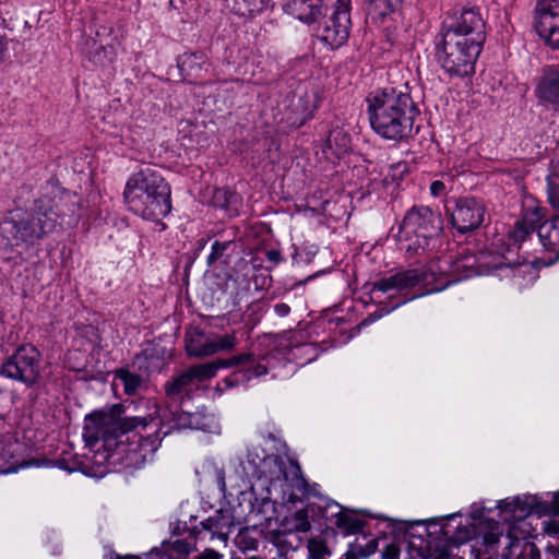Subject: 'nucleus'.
Here are the masks:
<instances>
[{
	"mask_svg": "<svg viewBox=\"0 0 559 559\" xmlns=\"http://www.w3.org/2000/svg\"><path fill=\"white\" fill-rule=\"evenodd\" d=\"M367 103L370 126L381 138L401 141L412 133L416 106L408 93L383 88L371 93Z\"/></svg>",
	"mask_w": 559,
	"mask_h": 559,
	"instance_id": "nucleus-1",
	"label": "nucleus"
},
{
	"mask_svg": "<svg viewBox=\"0 0 559 559\" xmlns=\"http://www.w3.org/2000/svg\"><path fill=\"white\" fill-rule=\"evenodd\" d=\"M60 215L50 199L35 202L29 212L13 211L0 222V248L10 249L21 243L33 245L35 241L53 233Z\"/></svg>",
	"mask_w": 559,
	"mask_h": 559,
	"instance_id": "nucleus-2",
	"label": "nucleus"
},
{
	"mask_svg": "<svg viewBox=\"0 0 559 559\" xmlns=\"http://www.w3.org/2000/svg\"><path fill=\"white\" fill-rule=\"evenodd\" d=\"M152 416L119 417V413L112 409L110 413L97 412L85 417L83 438L88 445H94L100 440L110 441L121 435L138 430L140 435L139 448L143 460L157 451L162 438L157 431L142 435L153 420Z\"/></svg>",
	"mask_w": 559,
	"mask_h": 559,
	"instance_id": "nucleus-3",
	"label": "nucleus"
},
{
	"mask_svg": "<svg viewBox=\"0 0 559 559\" xmlns=\"http://www.w3.org/2000/svg\"><path fill=\"white\" fill-rule=\"evenodd\" d=\"M170 187L159 173L144 168L127 181L123 200L129 211L148 221H158L171 210Z\"/></svg>",
	"mask_w": 559,
	"mask_h": 559,
	"instance_id": "nucleus-4",
	"label": "nucleus"
},
{
	"mask_svg": "<svg viewBox=\"0 0 559 559\" xmlns=\"http://www.w3.org/2000/svg\"><path fill=\"white\" fill-rule=\"evenodd\" d=\"M456 281L457 278L455 277L448 278L439 263H432L427 271L407 270L381 278L373 284L372 290L381 293H389L391 290L402 292L415 286H421L426 290L423 293L425 295L441 292Z\"/></svg>",
	"mask_w": 559,
	"mask_h": 559,
	"instance_id": "nucleus-5",
	"label": "nucleus"
},
{
	"mask_svg": "<svg viewBox=\"0 0 559 559\" xmlns=\"http://www.w3.org/2000/svg\"><path fill=\"white\" fill-rule=\"evenodd\" d=\"M481 43L471 37H441L437 57L441 67L451 75L467 76L474 73Z\"/></svg>",
	"mask_w": 559,
	"mask_h": 559,
	"instance_id": "nucleus-6",
	"label": "nucleus"
},
{
	"mask_svg": "<svg viewBox=\"0 0 559 559\" xmlns=\"http://www.w3.org/2000/svg\"><path fill=\"white\" fill-rule=\"evenodd\" d=\"M442 230V218L438 213L432 212L428 206H413L404 216L400 228V240L411 241L412 236L415 241L409 242L403 248L406 251L418 253L428 245V239L439 235Z\"/></svg>",
	"mask_w": 559,
	"mask_h": 559,
	"instance_id": "nucleus-7",
	"label": "nucleus"
},
{
	"mask_svg": "<svg viewBox=\"0 0 559 559\" xmlns=\"http://www.w3.org/2000/svg\"><path fill=\"white\" fill-rule=\"evenodd\" d=\"M284 459L277 454L266 453L261 443H252L247 450L242 467L247 475L257 479H265L276 485L284 471Z\"/></svg>",
	"mask_w": 559,
	"mask_h": 559,
	"instance_id": "nucleus-8",
	"label": "nucleus"
},
{
	"mask_svg": "<svg viewBox=\"0 0 559 559\" xmlns=\"http://www.w3.org/2000/svg\"><path fill=\"white\" fill-rule=\"evenodd\" d=\"M39 353L32 345L20 346L0 367V374L27 385L39 376Z\"/></svg>",
	"mask_w": 559,
	"mask_h": 559,
	"instance_id": "nucleus-9",
	"label": "nucleus"
},
{
	"mask_svg": "<svg viewBox=\"0 0 559 559\" xmlns=\"http://www.w3.org/2000/svg\"><path fill=\"white\" fill-rule=\"evenodd\" d=\"M282 499L284 503L295 504L314 495V487L310 486L301 474L300 466L296 462H284V471L280 480Z\"/></svg>",
	"mask_w": 559,
	"mask_h": 559,
	"instance_id": "nucleus-10",
	"label": "nucleus"
},
{
	"mask_svg": "<svg viewBox=\"0 0 559 559\" xmlns=\"http://www.w3.org/2000/svg\"><path fill=\"white\" fill-rule=\"evenodd\" d=\"M282 499L284 503L295 504L314 495V487L310 486L301 474L300 466L296 462H284V471L280 480Z\"/></svg>",
	"mask_w": 559,
	"mask_h": 559,
	"instance_id": "nucleus-11",
	"label": "nucleus"
},
{
	"mask_svg": "<svg viewBox=\"0 0 559 559\" xmlns=\"http://www.w3.org/2000/svg\"><path fill=\"white\" fill-rule=\"evenodd\" d=\"M444 35H485L486 23L475 9H464L460 14H449L442 23Z\"/></svg>",
	"mask_w": 559,
	"mask_h": 559,
	"instance_id": "nucleus-12",
	"label": "nucleus"
},
{
	"mask_svg": "<svg viewBox=\"0 0 559 559\" xmlns=\"http://www.w3.org/2000/svg\"><path fill=\"white\" fill-rule=\"evenodd\" d=\"M146 408L150 411L145 416H152L153 420L148 424H153L157 418H159L160 424H166L169 426V430L164 432L167 435L173 429H183L191 427H201L200 425V413H183L179 411H173L168 407L160 409L156 402L147 400L145 402Z\"/></svg>",
	"mask_w": 559,
	"mask_h": 559,
	"instance_id": "nucleus-13",
	"label": "nucleus"
},
{
	"mask_svg": "<svg viewBox=\"0 0 559 559\" xmlns=\"http://www.w3.org/2000/svg\"><path fill=\"white\" fill-rule=\"evenodd\" d=\"M484 206L474 198H464L456 201L452 213V223L460 233L477 228L484 221Z\"/></svg>",
	"mask_w": 559,
	"mask_h": 559,
	"instance_id": "nucleus-14",
	"label": "nucleus"
},
{
	"mask_svg": "<svg viewBox=\"0 0 559 559\" xmlns=\"http://www.w3.org/2000/svg\"><path fill=\"white\" fill-rule=\"evenodd\" d=\"M201 526L202 528L197 532L198 538H209L210 540L217 538L223 544H226L235 523L233 515L228 511L219 510L214 515L201 522Z\"/></svg>",
	"mask_w": 559,
	"mask_h": 559,
	"instance_id": "nucleus-15",
	"label": "nucleus"
},
{
	"mask_svg": "<svg viewBox=\"0 0 559 559\" xmlns=\"http://www.w3.org/2000/svg\"><path fill=\"white\" fill-rule=\"evenodd\" d=\"M535 94L540 102L559 108V68L546 67L543 69Z\"/></svg>",
	"mask_w": 559,
	"mask_h": 559,
	"instance_id": "nucleus-16",
	"label": "nucleus"
},
{
	"mask_svg": "<svg viewBox=\"0 0 559 559\" xmlns=\"http://www.w3.org/2000/svg\"><path fill=\"white\" fill-rule=\"evenodd\" d=\"M331 3L332 13L325 22L324 31L335 35H349L352 27L350 0H325Z\"/></svg>",
	"mask_w": 559,
	"mask_h": 559,
	"instance_id": "nucleus-17",
	"label": "nucleus"
},
{
	"mask_svg": "<svg viewBox=\"0 0 559 559\" xmlns=\"http://www.w3.org/2000/svg\"><path fill=\"white\" fill-rule=\"evenodd\" d=\"M323 2L325 0H290L284 5V10L300 22L311 25L323 15Z\"/></svg>",
	"mask_w": 559,
	"mask_h": 559,
	"instance_id": "nucleus-18",
	"label": "nucleus"
},
{
	"mask_svg": "<svg viewBox=\"0 0 559 559\" xmlns=\"http://www.w3.org/2000/svg\"><path fill=\"white\" fill-rule=\"evenodd\" d=\"M538 237L544 249L554 257L549 258V263L559 259V218L545 221L538 226Z\"/></svg>",
	"mask_w": 559,
	"mask_h": 559,
	"instance_id": "nucleus-19",
	"label": "nucleus"
},
{
	"mask_svg": "<svg viewBox=\"0 0 559 559\" xmlns=\"http://www.w3.org/2000/svg\"><path fill=\"white\" fill-rule=\"evenodd\" d=\"M297 100L293 103V108L304 118H310L318 108L321 94L318 87L307 85L299 86L296 94Z\"/></svg>",
	"mask_w": 559,
	"mask_h": 559,
	"instance_id": "nucleus-20",
	"label": "nucleus"
},
{
	"mask_svg": "<svg viewBox=\"0 0 559 559\" xmlns=\"http://www.w3.org/2000/svg\"><path fill=\"white\" fill-rule=\"evenodd\" d=\"M349 148V135L344 130L336 128L330 131L323 152L328 158H341Z\"/></svg>",
	"mask_w": 559,
	"mask_h": 559,
	"instance_id": "nucleus-21",
	"label": "nucleus"
},
{
	"mask_svg": "<svg viewBox=\"0 0 559 559\" xmlns=\"http://www.w3.org/2000/svg\"><path fill=\"white\" fill-rule=\"evenodd\" d=\"M402 3V0H368L367 21L372 24L383 22Z\"/></svg>",
	"mask_w": 559,
	"mask_h": 559,
	"instance_id": "nucleus-22",
	"label": "nucleus"
},
{
	"mask_svg": "<svg viewBox=\"0 0 559 559\" xmlns=\"http://www.w3.org/2000/svg\"><path fill=\"white\" fill-rule=\"evenodd\" d=\"M267 539L277 548L278 554L295 551L301 543L299 535L285 532L280 527L269 531Z\"/></svg>",
	"mask_w": 559,
	"mask_h": 559,
	"instance_id": "nucleus-23",
	"label": "nucleus"
},
{
	"mask_svg": "<svg viewBox=\"0 0 559 559\" xmlns=\"http://www.w3.org/2000/svg\"><path fill=\"white\" fill-rule=\"evenodd\" d=\"M211 335L200 331H192L186 334V349L190 356H211Z\"/></svg>",
	"mask_w": 559,
	"mask_h": 559,
	"instance_id": "nucleus-24",
	"label": "nucleus"
},
{
	"mask_svg": "<svg viewBox=\"0 0 559 559\" xmlns=\"http://www.w3.org/2000/svg\"><path fill=\"white\" fill-rule=\"evenodd\" d=\"M278 527L285 532H290L297 535L300 533H307L311 528L308 511L306 509H301L293 514L286 515L280 522Z\"/></svg>",
	"mask_w": 559,
	"mask_h": 559,
	"instance_id": "nucleus-25",
	"label": "nucleus"
},
{
	"mask_svg": "<svg viewBox=\"0 0 559 559\" xmlns=\"http://www.w3.org/2000/svg\"><path fill=\"white\" fill-rule=\"evenodd\" d=\"M271 0H227L228 8L239 16H249L270 5Z\"/></svg>",
	"mask_w": 559,
	"mask_h": 559,
	"instance_id": "nucleus-26",
	"label": "nucleus"
},
{
	"mask_svg": "<svg viewBox=\"0 0 559 559\" xmlns=\"http://www.w3.org/2000/svg\"><path fill=\"white\" fill-rule=\"evenodd\" d=\"M223 368L221 366V360L199 364L191 366L188 371L192 378V381H205L212 379L216 376L218 369Z\"/></svg>",
	"mask_w": 559,
	"mask_h": 559,
	"instance_id": "nucleus-27",
	"label": "nucleus"
},
{
	"mask_svg": "<svg viewBox=\"0 0 559 559\" xmlns=\"http://www.w3.org/2000/svg\"><path fill=\"white\" fill-rule=\"evenodd\" d=\"M531 507L532 504L528 501H524L520 497L502 500L498 503V508L502 512L511 513L512 518L523 516L524 514L528 513Z\"/></svg>",
	"mask_w": 559,
	"mask_h": 559,
	"instance_id": "nucleus-28",
	"label": "nucleus"
},
{
	"mask_svg": "<svg viewBox=\"0 0 559 559\" xmlns=\"http://www.w3.org/2000/svg\"><path fill=\"white\" fill-rule=\"evenodd\" d=\"M211 342V355H214L219 352H230L238 344L237 336L235 333L225 335L212 334Z\"/></svg>",
	"mask_w": 559,
	"mask_h": 559,
	"instance_id": "nucleus-29",
	"label": "nucleus"
},
{
	"mask_svg": "<svg viewBox=\"0 0 559 559\" xmlns=\"http://www.w3.org/2000/svg\"><path fill=\"white\" fill-rule=\"evenodd\" d=\"M308 559H326L331 556V551L326 543L319 537H313L308 540Z\"/></svg>",
	"mask_w": 559,
	"mask_h": 559,
	"instance_id": "nucleus-30",
	"label": "nucleus"
},
{
	"mask_svg": "<svg viewBox=\"0 0 559 559\" xmlns=\"http://www.w3.org/2000/svg\"><path fill=\"white\" fill-rule=\"evenodd\" d=\"M192 378L188 371V369L175 378L171 382L167 383L165 386L166 393L168 396H175L183 392V390L192 383Z\"/></svg>",
	"mask_w": 559,
	"mask_h": 559,
	"instance_id": "nucleus-31",
	"label": "nucleus"
},
{
	"mask_svg": "<svg viewBox=\"0 0 559 559\" xmlns=\"http://www.w3.org/2000/svg\"><path fill=\"white\" fill-rule=\"evenodd\" d=\"M362 542L364 543L357 539L350 546L353 547L355 554H358L360 558L366 559L377 551L378 540L376 538H367L366 536H364Z\"/></svg>",
	"mask_w": 559,
	"mask_h": 559,
	"instance_id": "nucleus-32",
	"label": "nucleus"
},
{
	"mask_svg": "<svg viewBox=\"0 0 559 559\" xmlns=\"http://www.w3.org/2000/svg\"><path fill=\"white\" fill-rule=\"evenodd\" d=\"M544 15H559V0H538L535 8L534 21L540 20Z\"/></svg>",
	"mask_w": 559,
	"mask_h": 559,
	"instance_id": "nucleus-33",
	"label": "nucleus"
},
{
	"mask_svg": "<svg viewBox=\"0 0 559 559\" xmlns=\"http://www.w3.org/2000/svg\"><path fill=\"white\" fill-rule=\"evenodd\" d=\"M335 524L338 528L343 530L345 534H353L358 532L362 522L352 515L340 513L335 520Z\"/></svg>",
	"mask_w": 559,
	"mask_h": 559,
	"instance_id": "nucleus-34",
	"label": "nucleus"
},
{
	"mask_svg": "<svg viewBox=\"0 0 559 559\" xmlns=\"http://www.w3.org/2000/svg\"><path fill=\"white\" fill-rule=\"evenodd\" d=\"M118 379L121 381L124 391L128 394H134L141 383L140 376L126 370H120L118 372Z\"/></svg>",
	"mask_w": 559,
	"mask_h": 559,
	"instance_id": "nucleus-35",
	"label": "nucleus"
},
{
	"mask_svg": "<svg viewBox=\"0 0 559 559\" xmlns=\"http://www.w3.org/2000/svg\"><path fill=\"white\" fill-rule=\"evenodd\" d=\"M90 46L88 57L95 64H104L107 57L108 51L103 45H98L95 38H91L87 43Z\"/></svg>",
	"mask_w": 559,
	"mask_h": 559,
	"instance_id": "nucleus-36",
	"label": "nucleus"
},
{
	"mask_svg": "<svg viewBox=\"0 0 559 559\" xmlns=\"http://www.w3.org/2000/svg\"><path fill=\"white\" fill-rule=\"evenodd\" d=\"M200 417L201 427H191V429H199L210 433H219V424L213 415H205L200 413Z\"/></svg>",
	"mask_w": 559,
	"mask_h": 559,
	"instance_id": "nucleus-37",
	"label": "nucleus"
},
{
	"mask_svg": "<svg viewBox=\"0 0 559 559\" xmlns=\"http://www.w3.org/2000/svg\"><path fill=\"white\" fill-rule=\"evenodd\" d=\"M533 230L534 229L525 223L518 221L515 223L514 229L511 233V238L514 243H521L527 238V236L533 233Z\"/></svg>",
	"mask_w": 559,
	"mask_h": 559,
	"instance_id": "nucleus-38",
	"label": "nucleus"
},
{
	"mask_svg": "<svg viewBox=\"0 0 559 559\" xmlns=\"http://www.w3.org/2000/svg\"><path fill=\"white\" fill-rule=\"evenodd\" d=\"M544 210L540 207H528L521 219L522 223H525L533 229H535L536 225L543 219Z\"/></svg>",
	"mask_w": 559,
	"mask_h": 559,
	"instance_id": "nucleus-39",
	"label": "nucleus"
},
{
	"mask_svg": "<svg viewBox=\"0 0 559 559\" xmlns=\"http://www.w3.org/2000/svg\"><path fill=\"white\" fill-rule=\"evenodd\" d=\"M219 360H221V366L223 368H230L234 366L246 365V364L252 361V354H250V353L239 354L234 357H230L227 359H219Z\"/></svg>",
	"mask_w": 559,
	"mask_h": 559,
	"instance_id": "nucleus-40",
	"label": "nucleus"
},
{
	"mask_svg": "<svg viewBox=\"0 0 559 559\" xmlns=\"http://www.w3.org/2000/svg\"><path fill=\"white\" fill-rule=\"evenodd\" d=\"M229 246V242H221V241H214L212 245V251L210 255L207 257V263L210 265L214 264L216 260H218L224 252L227 250Z\"/></svg>",
	"mask_w": 559,
	"mask_h": 559,
	"instance_id": "nucleus-41",
	"label": "nucleus"
},
{
	"mask_svg": "<svg viewBox=\"0 0 559 559\" xmlns=\"http://www.w3.org/2000/svg\"><path fill=\"white\" fill-rule=\"evenodd\" d=\"M548 199L554 209L559 211V181H550L548 185Z\"/></svg>",
	"mask_w": 559,
	"mask_h": 559,
	"instance_id": "nucleus-42",
	"label": "nucleus"
},
{
	"mask_svg": "<svg viewBox=\"0 0 559 559\" xmlns=\"http://www.w3.org/2000/svg\"><path fill=\"white\" fill-rule=\"evenodd\" d=\"M177 555H187L191 550V544L182 539H176L169 544Z\"/></svg>",
	"mask_w": 559,
	"mask_h": 559,
	"instance_id": "nucleus-43",
	"label": "nucleus"
},
{
	"mask_svg": "<svg viewBox=\"0 0 559 559\" xmlns=\"http://www.w3.org/2000/svg\"><path fill=\"white\" fill-rule=\"evenodd\" d=\"M267 373V368L262 364H257L254 367L249 368L245 371L247 380L258 378Z\"/></svg>",
	"mask_w": 559,
	"mask_h": 559,
	"instance_id": "nucleus-44",
	"label": "nucleus"
},
{
	"mask_svg": "<svg viewBox=\"0 0 559 559\" xmlns=\"http://www.w3.org/2000/svg\"><path fill=\"white\" fill-rule=\"evenodd\" d=\"M382 559H399L400 548L395 544H389L381 554Z\"/></svg>",
	"mask_w": 559,
	"mask_h": 559,
	"instance_id": "nucleus-45",
	"label": "nucleus"
},
{
	"mask_svg": "<svg viewBox=\"0 0 559 559\" xmlns=\"http://www.w3.org/2000/svg\"><path fill=\"white\" fill-rule=\"evenodd\" d=\"M447 187L445 183L441 180L432 181L430 185V193L433 197H440L445 193Z\"/></svg>",
	"mask_w": 559,
	"mask_h": 559,
	"instance_id": "nucleus-46",
	"label": "nucleus"
},
{
	"mask_svg": "<svg viewBox=\"0 0 559 559\" xmlns=\"http://www.w3.org/2000/svg\"><path fill=\"white\" fill-rule=\"evenodd\" d=\"M320 40L322 41V44L329 45L332 49L334 47H338V46H341V45H343L345 43L344 37H325V36H322V37H320Z\"/></svg>",
	"mask_w": 559,
	"mask_h": 559,
	"instance_id": "nucleus-47",
	"label": "nucleus"
},
{
	"mask_svg": "<svg viewBox=\"0 0 559 559\" xmlns=\"http://www.w3.org/2000/svg\"><path fill=\"white\" fill-rule=\"evenodd\" d=\"M223 555L218 551L207 548L202 554L197 556L194 559H222Z\"/></svg>",
	"mask_w": 559,
	"mask_h": 559,
	"instance_id": "nucleus-48",
	"label": "nucleus"
},
{
	"mask_svg": "<svg viewBox=\"0 0 559 559\" xmlns=\"http://www.w3.org/2000/svg\"><path fill=\"white\" fill-rule=\"evenodd\" d=\"M559 181V160L554 163L551 166V173L547 177V182L550 185V181Z\"/></svg>",
	"mask_w": 559,
	"mask_h": 559,
	"instance_id": "nucleus-49",
	"label": "nucleus"
},
{
	"mask_svg": "<svg viewBox=\"0 0 559 559\" xmlns=\"http://www.w3.org/2000/svg\"><path fill=\"white\" fill-rule=\"evenodd\" d=\"M12 457V451L8 449L5 442L0 441V459L3 461H9Z\"/></svg>",
	"mask_w": 559,
	"mask_h": 559,
	"instance_id": "nucleus-50",
	"label": "nucleus"
},
{
	"mask_svg": "<svg viewBox=\"0 0 559 559\" xmlns=\"http://www.w3.org/2000/svg\"><path fill=\"white\" fill-rule=\"evenodd\" d=\"M267 260L277 264L282 260L281 252L278 250H269L266 252Z\"/></svg>",
	"mask_w": 559,
	"mask_h": 559,
	"instance_id": "nucleus-51",
	"label": "nucleus"
},
{
	"mask_svg": "<svg viewBox=\"0 0 559 559\" xmlns=\"http://www.w3.org/2000/svg\"><path fill=\"white\" fill-rule=\"evenodd\" d=\"M274 309H275V312L281 317L287 316L290 311L289 306L286 304H277V305H275Z\"/></svg>",
	"mask_w": 559,
	"mask_h": 559,
	"instance_id": "nucleus-52",
	"label": "nucleus"
},
{
	"mask_svg": "<svg viewBox=\"0 0 559 559\" xmlns=\"http://www.w3.org/2000/svg\"><path fill=\"white\" fill-rule=\"evenodd\" d=\"M545 45L549 46L551 49L559 50V38L558 37H543Z\"/></svg>",
	"mask_w": 559,
	"mask_h": 559,
	"instance_id": "nucleus-53",
	"label": "nucleus"
},
{
	"mask_svg": "<svg viewBox=\"0 0 559 559\" xmlns=\"http://www.w3.org/2000/svg\"><path fill=\"white\" fill-rule=\"evenodd\" d=\"M484 540L487 545L492 546L499 542V536L495 533H489L484 536Z\"/></svg>",
	"mask_w": 559,
	"mask_h": 559,
	"instance_id": "nucleus-54",
	"label": "nucleus"
},
{
	"mask_svg": "<svg viewBox=\"0 0 559 559\" xmlns=\"http://www.w3.org/2000/svg\"><path fill=\"white\" fill-rule=\"evenodd\" d=\"M552 508L556 512L559 513V492L554 493L552 497Z\"/></svg>",
	"mask_w": 559,
	"mask_h": 559,
	"instance_id": "nucleus-55",
	"label": "nucleus"
},
{
	"mask_svg": "<svg viewBox=\"0 0 559 559\" xmlns=\"http://www.w3.org/2000/svg\"><path fill=\"white\" fill-rule=\"evenodd\" d=\"M7 49V45L3 37H0V59L2 58V55L4 50Z\"/></svg>",
	"mask_w": 559,
	"mask_h": 559,
	"instance_id": "nucleus-56",
	"label": "nucleus"
},
{
	"mask_svg": "<svg viewBox=\"0 0 559 559\" xmlns=\"http://www.w3.org/2000/svg\"><path fill=\"white\" fill-rule=\"evenodd\" d=\"M506 538L508 539V545H507V547H508V548L513 547V546H514V544H515V543H518V539H512V537H511V535H510V534H509V535H507V537H506Z\"/></svg>",
	"mask_w": 559,
	"mask_h": 559,
	"instance_id": "nucleus-57",
	"label": "nucleus"
},
{
	"mask_svg": "<svg viewBox=\"0 0 559 559\" xmlns=\"http://www.w3.org/2000/svg\"><path fill=\"white\" fill-rule=\"evenodd\" d=\"M278 559H292L287 556V554L283 552V554H278Z\"/></svg>",
	"mask_w": 559,
	"mask_h": 559,
	"instance_id": "nucleus-58",
	"label": "nucleus"
},
{
	"mask_svg": "<svg viewBox=\"0 0 559 559\" xmlns=\"http://www.w3.org/2000/svg\"><path fill=\"white\" fill-rule=\"evenodd\" d=\"M122 559H139V558H138V557H134V556H127V557H124V558H122Z\"/></svg>",
	"mask_w": 559,
	"mask_h": 559,
	"instance_id": "nucleus-59",
	"label": "nucleus"
}]
</instances>
